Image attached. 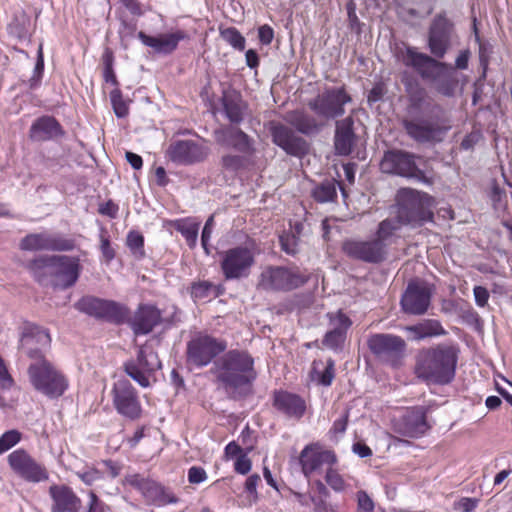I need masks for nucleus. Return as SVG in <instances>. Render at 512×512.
Here are the masks:
<instances>
[{
    "label": "nucleus",
    "mask_w": 512,
    "mask_h": 512,
    "mask_svg": "<svg viewBox=\"0 0 512 512\" xmlns=\"http://www.w3.org/2000/svg\"><path fill=\"white\" fill-rule=\"evenodd\" d=\"M99 213L106 215L110 218H116L118 213V206L111 200L107 201L99 207Z\"/></svg>",
    "instance_id": "obj_64"
},
{
    "label": "nucleus",
    "mask_w": 512,
    "mask_h": 512,
    "mask_svg": "<svg viewBox=\"0 0 512 512\" xmlns=\"http://www.w3.org/2000/svg\"><path fill=\"white\" fill-rule=\"evenodd\" d=\"M274 407L289 418L300 419L306 411L305 400L297 394L287 391L274 393Z\"/></svg>",
    "instance_id": "obj_32"
},
{
    "label": "nucleus",
    "mask_w": 512,
    "mask_h": 512,
    "mask_svg": "<svg viewBox=\"0 0 512 512\" xmlns=\"http://www.w3.org/2000/svg\"><path fill=\"white\" fill-rule=\"evenodd\" d=\"M19 247L24 251L66 252L75 248V241L58 233L44 231L26 235L21 239Z\"/></svg>",
    "instance_id": "obj_15"
},
{
    "label": "nucleus",
    "mask_w": 512,
    "mask_h": 512,
    "mask_svg": "<svg viewBox=\"0 0 512 512\" xmlns=\"http://www.w3.org/2000/svg\"><path fill=\"white\" fill-rule=\"evenodd\" d=\"M479 500L476 498L463 497L455 502L454 508L462 512H472L478 505Z\"/></svg>",
    "instance_id": "obj_57"
},
{
    "label": "nucleus",
    "mask_w": 512,
    "mask_h": 512,
    "mask_svg": "<svg viewBox=\"0 0 512 512\" xmlns=\"http://www.w3.org/2000/svg\"><path fill=\"white\" fill-rule=\"evenodd\" d=\"M53 260L52 287L63 290L72 287L81 273L80 259L76 256L54 255Z\"/></svg>",
    "instance_id": "obj_24"
},
{
    "label": "nucleus",
    "mask_w": 512,
    "mask_h": 512,
    "mask_svg": "<svg viewBox=\"0 0 512 512\" xmlns=\"http://www.w3.org/2000/svg\"><path fill=\"white\" fill-rule=\"evenodd\" d=\"M453 70L454 68L451 65L442 62V67L429 80L435 84L436 90L444 96H452L457 85Z\"/></svg>",
    "instance_id": "obj_37"
},
{
    "label": "nucleus",
    "mask_w": 512,
    "mask_h": 512,
    "mask_svg": "<svg viewBox=\"0 0 512 512\" xmlns=\"http://www.w3.org/2000/svg\"><path fill=\"white\" fill-rule=\"evenodd\" d=\"M459 349L440 343L421 349L415 358L414 373L427 385H448L455 379Z\"/></svg>",
    "instance_id": "obj_2"
},
{
    "label": "nucleus",
    "mask_w": 512,
    "mask_h": 512,
    "mask_svg": "<svg viewBox=\"0 0 512 512\" xmlns=\"http://www.w3.org/2000/svg\"><path fill=\"white\" fill-rule=\"evenodd\" d=\"M285 120L294 127L299 133L304 135H313L321 131L324 124L319 122L316 117L303 110H294L288 112Z\"/></svg>",
    "instance_id": "obj_35"
},
{
    "label": "nucleus",
    "mask_w": 512,
    "mask_h": 512,
    "mask_svg": "<svg viewBox=\"0 0 512 512\" xmlns=\"http://www.w3.org/2000/svg\"><path fill=\"white\" fill-rule=\"evenodd\" d=\"M54 255H43L31 260L27 264L28 271L32 274L36 282L41 286H51L53 282Z\"/></svg>",
    "instance_id": "obj_34"
},
{
    "label": "nucleus",
    "mask_w": 512,
    "mask_h": 512,
    "mask_svg": "<svg viewBox=\"0 0 512 512\" xmlns=\"http://www.w3.org/2000/svg\"><path fill=\"white\" fill-rule=\"evenodd\" d=\"M380 169L383 173L407 178L417 177L421 173L415 163V156L403 150L386 151Z\"/></svg>",
    "instance_id": "obj_21"
},
{
    "label": "nucleus",
    "mask_w": 512,
    "mask_h": 512,
    "mask_svg": "<svg viewBox=\"0 0 512 512\" xmlns=\"http://www.w3.org/2000/svg\"><path fill=\"white\" fill-rule=\"evenodd\" d=\"M367 346L380 362L392 368L402 366L407 347L402 337L388 333L373 334L368 338Z\"/></svg>",
    "instance_id": "obj_8"
},
{
    "label": "nucleus",
    "mask_w": 512,
    "mask_h": 512,
    "mask_svg": "<svg viewBox=\"0 0 512 512\" xmlns=\"http://www.w3.org/2000/svg\"><path fill=\"white\" fill-rule=\"evenodd\" d=\"M214 228V216L211 215L205 222L204 228L201 234V245L207 255L210 254L209 242L212 236Z\"/></svg>",
    "instance_id": "obj_53"
},
{
    "label": "nucleus",
    "mask_w": 512,
    "mask_h": 512,
    "mask_svg": "<svg viewBox=\"0 0 512 512\" xmlns=\"http://www.w3.org/2000/svg\"><path fill=\"white\" fill-rule=\"evenodd\" d=\"M127 245L137 258L144 256V238L138 232H130L127 236Z\"/></svg>",
    "instance_id": "obj_48"
},
{
    "label": "nucleus",
    "mask_w": 512,
    "mask_h": 512,
    "mask_svg": "<svg viewBox=\"0 0 512 512\" xmlns=\"http://www.w3.org/2000/svg\"><path fill=\"white\" fill-rule=\"evenodd\" d=\"M49 493L53 499L52 512H78L81 507V500L66 485H52Z\"/></svg>",
    "instance_id": "obj_33"
},
{
    "label": "nucleus",
    "mask_w": 512,
    "mask_h": 512,
    "mask_svg": "<svg viewBox=\"0 0 512 512\" xmlns=\"http://www.w3.org/2000/svg\"><path fill=\"white\" fill-rule=\"evenodd\" d=\"M76 475L88 486L104 479V472L95 467H86L83 470L77 471Z\"/></svg>",
    "instance_id": "obj_47"
},
{
    "label": "nucleus",
    "mask_w": 512,
    "mask_h": 512,
    "mask_svg": "<svg viewBox=\"0 0 512 512\" xmlns=\"http://www.w3.org/2000/svg\"><path fill=\"white\" fill-rule=\"evenodd\" d=\"M209 152L208 147L193 140H177L169 145L167 156L178 165H193L203 162Z\"/></svg>",
    "instance_id": "obj_23"
},
{
    "label": "nucleus",
    "mask_w": 512,
    "mask_h": 512,
    "mask_svg": "<svg viewBox=\"0 0 512 512\" xmlns=\"http://www.w3.org/2000/svg\"><path fill=\"white\" fill-rule=\"evenodd\" d=\"M337 461L335 453L331 450H322L316 444L304 447L299 456L302 472L309 477L323 465L332 466Z\"/></svg>",
    "instance_id": "obj_25"
},
{
    "label": "nucleus",
    "mask_w": 512,
    "mask_h": 512,
    "mask_svg": "<svg viewBox=\"0 0 512 512\" xmlns=\"http://www.w3.org/2000/svg\"><path fill=\"white\" fill-rule=\"evenodd\" d=\"M334 378V361L329 359L324 371L321 373L319 382L324 386H330Z\"/></svg>",
    "instance_id": "obj_59"
},
{
    "label": "nucleus",
    "mask_w": 512,
    "mask_h": 512,
    "mask_svg": "<svg viewBox=\"0 0 512 512\" xmlns=\"http://www.w3.org/2000/svg\"><path fill=\"white\" fill-rule=\"evenodd\" d=\"M8 463L15 474L28 482L38 483L49 478L46 468L24 449H17L10 453Z\"/></svg>",
    "instance_id": "obj_20"
},
{
    "label": "nucleus",
    "mask_w": 512,
    "mask_h": 512,
    "mask_svg": "<svg viewBox=\"0 0 512 512\" xmlns=\"http://www.w3.org/2000/svg\"><path fill=\"white\" fill-rule=\"evenodd\" d=\"M215 142L225 149L238 153L254 155L255 140L235 125H223L213 131Z\"/></svg>",
    "instance_id": "obj_18"
},
{
    "label": "nucleus",
    "mask_w": 512,
    "mask_h": 512,
    "mask_svg": "<svg viewBox=\"0 0 512 512\" xmlns=\"http://www.w3.org/2000/svg\"><path fill=\"white\" fill-rule=\"evenodd\" d=\"M75 308L89 316L115 324L124 323L129 317V310L125 306L93 296L82 297L75 303Z\"/></svg>",
    "instance_id": "obj_11"
},
{
    "label": "nucleus",
    "mask_w": 512,
    "mask_h": 512,
    "mask_svg": "<svg viewBox=\"0 0 512 512\" xmlns=\"http://www.w3.org/2000/svg\"><path fill=\"white\" fill-rule=\"evenodd\" d=\"M220 36L234 49H237L239 51H243L245 49L246 40L235 27L221 29Z\"/></svg>",
    "instance_id": "obj_45"
},
{
    "label": "nucleus",
    "mask_w": 512,
    "mask_h": 512,
    "mask_svg": "<svg viewBox=\"0 0 512 512\" xmlns=\"http://www.w3.org/2000/svg\"><path fill=\"white\" fill-rule=\"evenodd\" d=\"M51 338L48 331L32 323H25L21 328L19 352L31 362L45 358L50 348Z\"/></svg>",
    "instance_id": "obj_12"
},
{
    "label": "nucleus",
    "mask_w": 512,
    "mask_h": 512,
    "mask_svg": "<svg viewBox=\"0 0 512 512\" xmlns=\"http://www.w3.org/2000/svg\"><path fill=\"white\" fill-rule=\"evenodd\" d=\"M404 224L400 221L398 215L394 218H386L381 221L376 231L375 239L380 242L387 250V241L398 231Z\"/></svg>",
    "instance_id": "obj_40"
},
{
    "label": "nucleus",
    "mask_w": 512,
    "mask_h": 512,
    "mask_svg": "<svg viewBox=\"0 0 512 512\" xmlns=\"http://www.w3.org/2000/svg\"><path fill=\"white\" fill-rule=\"evenodd\" d=\"M138 38L141 42L148 47H151L154 52L159 54H170L178 47L180 41L188 38L186 32L177 30L173 33L160 34L158 36H149L143 31L138 33Z\"/></svg>",
    "instance_id": "obj_27"
},
{
    "label": "nucleus",
    "mask_w": 512,
    "mask_h": 512,
    "mask_svg": "<svg viewBox=\"0 0 512 512\" xmlns=\"http://www.w3.org/2000/svg\"><path fill=\"white\" fill-rule=\"evenodd\" d=\"M261 478L258 474H252L246 479L245 482V490L249 494L253 495L254 498H257V486L260 483Z\"/></svg>",
    "instance_id": "obj_62"
},
{
    "label": "nucleus",
    "mask_w": 512,
    "mask_h": 512,
    "mask_svg": "<svg viewBox=\"0 0 512 512\" xmlns=\"http://www.w3.org/2000/svg\"><path fill=\"white\" fill-rule=\"evenodd\" d=\"M219 265L225 280L245 279L255 265V251L252 245H237L219 253Z\"/></svg>",
    "instance_id": "obj_7"
},
{
    "label": "nucleus",
    "mask_w": 512,
    "mask_h": 512,
    "mask_svg": "<svg viewBox=\"0 0 512 512\" xmlns=\"http://www.w3.org/2000/svg\"><path fill=\"white\" fill-rule=\"evenodd\" d=\"M429 429L425 410L422 407L408 411L398 424V433L410 438H418Z\"/></svg>",
    "instance_id": "obj_29"
},
{
    "label": "nucleus",
    "mask_w": 512,
    "mask_h": 512,
    "mask_svg": "<svg viewBox=\"0 0 512 512\" xmlns=\"http://www.w3.org/2000/svg\"><path fill=\"white\" fill-rule=\"evenodd\" d=\"M29 135L33 141L44 142L62 137L64 130L54 117L42 116L32 123Z\"/></svg>",
    "instance_id": "obj_31"
},
{
    "label": "nucleus",
    "mask_w": 512,
    "mask_h": 512,
    "mask_svg": "<svg viewBox=\"0 0 512 512\" xmlns=\"http://www.w3.org/2000/svg\"><path fill=\"white\" fill-rule=\"evenodd\" d=\"M272 141L288 155L302 158L309 152V143L289 126L271 122L269 128Z\"/></svg>",
    "instance_id": "obj_17"
},
{
    "label": "nucleus",
    "mask_w": 512,
    "mask_h": 512,
    "mask_svg": "<svg viewBox=\"0 0 512 512\" xmlns=\"http://www.w3.org/2000/svg\"><path fill=\"white\" fill-rule=\"evenodd\" d=\"M210 372L232 399L247 395L257 378L254 358L243 349L226 351L213 362Z\"/></svg>",
    "instance_id": "obj_1"
},
{
    "label": "nucleus",
    "mask_w": 512,
    "mask_h": 512,
    "mask_svg": "<svg viewBox=\"0 0 512 512\" xmlns=\"http://www.w3.org/2000/svg\"><path fill=\"white\" fill-rule=\"evenodd\" d=\"M223 107L226 114V117L229 119L231 123L239 124L243 120V111L241 100L236 96H227L223 97Z\"/></svg>",
    "instance_id": "obj_42"
},
{
    "label": "nucleus",
    "mask_w": 512,
    "mask_h": 512,
    "mask_svg": "<svg viewBox=\"0 0 512 512\" xmlns=\"http://www.w3.org/2000/svg\"><path fill=\"white\" fill-rule=\"evenodd\" d=\"M480 136L481 135H480L479 132H474V131L469 133V134H467L463 138V140H462V142L460 144L461 148L464 149V150L472 149L476 145V143L479 141Z\"/></svg>",
    "instance_id": "obj_63"
},
{
    "label": "nucleus",
    "mask_w": 512,
    "mask_h": 512,
    "mask_svg": "<svg viewBox=\"0 0 512 512\" xmlns=\"http://www.w3.org/2000/svg\"><path fill=\"white\" fill-rule=\"evenodd\" d=\"M453 34V23L444 14L436 15L428 31V48L435 58L445 56L451 47Z\"/></svg>",
    "instance_id": "obj_16"
},
{
    "label": "nucleus",
    "mask_w": 512,
    "mask_h": 512,
    "mask_svg": "<svg viewBox=\"0 0 512 512\" xmlns=\"http://www.w3.org/2000/svg\"><path fill=\"white\" fill-rule=\"evenodd\" d=\"M149 479L144 478L140 474H130L125 476L123 483L130 485L131 487L137 489L141 494L144 493L145 488L147 487Z\"/></svg>",
    "instance_id": "obj_54"
},
{
    "label": "nucleus",
    "mask_w": 512,
    "mask_h": 512,
    "mask_svg": "<svg viewBox=\"0 0 512 512\" xmlns=\"http://www.w3.org/2000/svg\"><path fill=\"white\" fill-rule=\"evenodd\" d=\"M311 195L318 203L332 202L337 198L336 183L334 181L326 180L316 185L313 188Z\"/></svg>",
    "instance_id": "obj_41"
},
{
    "label": "nucleus",
    "mask_w": 512,
    "mask_h": 512,
    "mask_svg": "<svg viewBox=\"0 0 512 512\" xmlns=\"http://www.w3.org/2000/svg\"><path fill=\"white\" fill-rule=\"evenodd\" d=\"M21 439V434L17 430H9L0 437V454L6 452Z\"/></svg>",
    "instance_id": "obj_51"
},
{
    "label": "nucleus",
    "mask_w": 512,
    "mask_h": 512,
    "mask_svg": "<svg viewBox=\"0 0 512 512\" xmlns=\"http://www.w3.org/2000/svg\"><path fill=\"white\" fill-rule=\"evenodd\" d=\"M226 349L225 340L198 332L187 342L186 363L191 367L204 368L214 362Z\"/></svg>",
    "instance_id": "obj_6"
},
{
    "label": "nucleus",
    "mask_w": 512,
    "mask_h": 512,
    "mask_svg": "<svg viewBox=\"0 0 512 512\" xmlns=\"http://www.w3.org/2000/svg\"><path fill=\"white\" fill-rule=\"evenodd\" d=\"M126 374L141 387L150 385L149 376L161 368V362L156 352L145 347L139 348L135 359L128 360L123 365Z\"/></svg>",
    "instance_id": "obj_14"
},
{
    "label": "nucleus",
    "mask_w": 512,
    "mask_h": 512,
    "mask_svg": "<svg viewBox=\"0 0 512 512\" xmlns=\"http://www.w3.org/2000/svg\"><path fill=\"white\" fill-rule=\"evenodd\" d=\"M432 287L424 281H412L401 297V307L406 314L423 315L427 312L432 298Z\"/></svg>",
    "instance_id": "obj_19"
},
{
    "label": "nucleus",
    "mask_w": 512,
    "mask_h": 512,
    "mask_svg": "<svg viewBox=\"0 0 512 512\" xmlns=\"http://www.w3.org/2000/svg\"><path fill=\"white\" fill-rule=\"evenodd\" d=\"M357 503L362 512H372L374 509V502L365 491L357 492Z\"/></svg>",
    "instance_id": "obj_56"
},
{
    "label": "nucleus",
    "mask_w": 512,
    "mask_h": 512,
    "mask_svg": "<svg viewBox=\"0 0 512 512\" xmlns=\"http://www.w3.org/2000/svg\"><path fill=\"white\" fill-rule=\"evenodd\" d=\"M342 250L348 257L366 263H381L387 256V250L375 238L366 241L345 240L342 244Z\"/></svg>",
    "instance_id": "obj_22"
},
{
    "label": "nucleus",
    "mask_w": 512,
    "mask_h": 512,
    "mask_svg": "<svg viewBox=\"0 0 512 512\" xmlns=\"http://www.w3.org/2000/svg\"><path fill=\"white\" fill-rule=\"evenodd\" d=\"M27 373L34 389L50 398L60 397L68 387L65 376L46 357L30 362Z\"/></svg>",
    "instance_id": "obj_5"
},
{
    "label": "nucleus",
    "mask_w": 512,
    "mask_h": 512,
    "mask_svg": "<svg viewBox=\"0 0 512 512\" xmlns=\"http://www.w3.org/2000/svg\"><path fill=\"white\" fill-rule=\"evenodd\" d=\"M142 495L148 504L156 506H165L178 502V498L169 488H166L153 480H150Z\"/></svg>",
    "instance_id": "obj_36"
},
{
    "label": "nucleus",
    "mask_w": 512,
    "mask_h": 512,
    "mask_svg": "<svg viewBox=\"0 0 512 512\" xmlns=\"http://www.w3.org/2000/svg\"><path fill=\"white\" fill-rule=\"evenodd\" d=\"M161 311L153 305H140L130 322L136 335L150 333L161 322Z\"/></svg>",
    "instance_id": "obj_30"
},
{
    "label": "nucleus",
    "mask_w": 512,
    "mask_h": 512,
    "mask_svg": "<svg viewBox=\"0 0 512 512\" xmlns=\"http://www.w3.org/2000/svg\"><path fill=\"white\" fill-rule=\"evenodd\" d=\"M258 38L263 45L271 44L274 38V30L271 26L264 24L258 28Z\"/></svg>",
    "instance_id": "obj_60"
},
{
    "label": "nucleus",
    "mask_w": 512,
    "mask_h": 512,
    "mask_svg": "<svg viewBox=\"0 0 512 512\" xmlns=\"http://www.w3.org/2000/svg\"><path fill=\"white\" fill-rule=\"evenodd\" d=\"M426 108L429 119H405L403 127L407 135L418 143L441 142L452 128L451 115L438 103H428Z\"/></svg>",
    "instance_id": "obj_3"
},
{
    "label": "nucleus",
    "mask_w": 512,
    "mask_h": 512,
    "mask_svg": "<svg viewBox=\"0 0 512 512\" xmlns=\"http://www.w3.org/2000/svg\"><path fill=\"white\" fill-rule=\"evenodd\" d=\"M345 340L346 337L342 333H336L329 329L322 340V344L328 349L338 350L343 346Z\"/></svg>",
    "instance_id": "obj_49"
},
{
    "label": "nucleus",
    "mask_w": 512,
    "mask_h": 512,
    "mask_svg": "<svg viewBox=\"0 0 512 512\" xmlns=\"http://www.w3.org/2000/svg\"><path fill=\"white\" fill-rule=\"evenodd\" d=\"M216 287L209 281H200L193 283L191 287V296L195 299L207 298Z\"/></svg>",
    "instance_id": "obj_50"
},
{
    "label": "nucleus",
    "mask_w": 512,
    "mask_h": 512,
    "mask_svg": "<svg viewBox=\"0 0 512 512\" xmlns=\"http://www.w3.org/2000/svg\"><path fill=\"white\" fill-rule=\"evenodd\" d=\"M110 99L115 115L118 118L126 117L129 113V108L127 103L123 99L122 93L119 88H115L113 91H111Z\"/></svg>",
    "instance_id": "obj_46"
},
{
    "label": "nucleus",
    "mask_w": 512,
    "mask_h": 512,
    "mask_svg": "<svg viewBox=\"0 0 512 512\" xmlns=\"http://www.w3.org/2000/svg\"><path fill=\"white\" fill-rule=\"evenodd\" d=\"M308 277L283 266H267L259 277L257 288L263 291H291L301 287Z\"/></svg>",
    "instance_id": "obj_10"
},
{
    "label": "nucleus",
    "mask_w": 512,
    "mask_h": 512,
    "mask_svg": "<svg viewBox=\"0 0 512 512\" xmlns=\"http://www.w3.org/2000/svg\"><path fill=\"white\" fill-rule=\"evenodd\" d=\"M351 101L352 98L344 87H330L310 99L307 106L319 118L328 121L343 116L345 104Z\"/></svg>",
    "instance_id": "obj_9"
},
{
    "label": "nucleus",
    "mask_w": 512,
    "mask_h": 512,
    "mask_svg": "<svg viewBox=\"0 0 512 512\" xmlns=\"http://www.w3.org/2000/svg\"><path fill=\"white\" fill-rule=\"evenodd\" d=\"M325 480L327 484L335 491L340 492L344 490L345 483L342 476L329 466L326 471Z\"/></svg>",
    "instance_id": "obj_52"
},
{
    "label": "nucleus",
    "mask_w": 512,
    "mask_h": 512,
    "mask_svg": "<svg viewBox=\"0 0 512 512\" xmlns=\"http://www.w3.org/2000/svg\"><path fill=\"white\" fill-rule=\"evenodd\" d=\"M438 58L431 57L425 53L418 52L414 47H406L402 55V62L405 66L413 68L422 79L431 80L436 71L442 67Z\"/></svg>",
    "instance_id": "obj_26"
},
{
    "label": "nucleus",
    "mask_w": 512,
    "mask_h": 512,
    "mask_svg": "<svg viewBox=\"0 0 512 512\" xmlns=\"http://www.w3.org/2000/svg\"><path fill=\"white\" fill-rule=\"evenodd\" d=\"M251 460L247 457L246 454H241L237 457L234 469L237 473L245 475L251 470Z\"/></svg>",
    "instance_id": "obj_58"
},
{
    "label": "nucleus",
    "mask_w": 512,
    "mask_h": 512,
    "mask_svg": "<svg viewBox=\"0 0 512 512\" xmlns=\"http://www.w3.org/2000/svg\"><path fill=\"white\" fill-rule=\"evenodd\" d=\"M253 155L244 153H225L221 156L219 165L223 173H228L232 176L236 175L239 171L247 169L251 165L250 158Z\"/></svg>",
    "instance_id": "obj_38"
},
{
    "label": "nucleus",
    "mask_w": 512,
    "mask_h": 512,
    "mask_svg": "<svg viewBox=\"0 0 512 512\" xmlns=\"http://www.w3.org/2000/svg\"><path fill=\"white\" fill-rule=\"evenodd\" d=\"M199 226V223L188 220H180L175 225L176 231L181 233L185 238L187 245L191 249L196 247Z\"/></svg>",
    "instance_id": "obj_43"
},
{
    "label": "nucleus",
    "mask_w": 512,
    "mask_h": 512,
    "mask_svg": "<svg viewBox=\"0 0 512 512\" xmlns=\"http://www.w3.org/2000/svg\"><path fill=\"white\" fill-rule=\"evenodd\" d=\"M327 317L329 319V329L336 333H342L346 337L347 331L352 325L351 319L341 310L330 312L327 314Z\"/></svg>",
    "instance_id": "obj_44"
},
{
    "label": "nucleus",
    "mask_w": 512,
    "mask_h": 512,
    "mask_svg": "<svg viewBox=\"0 0 512 512\" xmlns=\"http://www.w3.org/2000/svg\"><path fill=\"white\" fill-rule=\"evenodd\" d=\"M407 330L414 334V340H421L428 337L446 334V331L437 320H426L418 325L408 327Z\"/></svg>",
    "instance_id": "obj_39"
},
{
    "label": "nucleus",
    "mask_w": 512,
    "mask_h": 512,
    "mask_svg": "<svg viewBox=\"0 0 512 512\" xmlns=\"http://www.w3.org/2000/svg\"><path fill=\"white\" fill-rule=\"evenodd\" d=\"M207 479L206 471L199 466H192L188 470V481L191 484H200Z\"/></svg>",
    "instance_id": "obj_55"
},
{
    "label": "nucleus",
    "mask_w": 512,
    "mask_h": 512,
    "mask_svg": "<svg viewBox=\"0 0 512 512\" xmlns=\"http://www.w3.org/2000/svg\"><path fill=\"white\" fill-rule=\"evenodd\" d=\"M397 215L403 224L420 227L433 221L434 200L426 193L402 188L396 195Z\"/></svg>",
    "instance_id": "obj_4"
},
{
    "label": "nucleus",
    "mask_w": 512,
    "mask_h": 512,
    "mask_svg": "<svg viewBox=\"0 0 512 512\" xmlns=\"http://www.w3.org/2000/svg\"><path fill=\"white\" fill-rule=\"evenodd\" d=\"M111 394L113 406L118 414L132 421L141 417L142 406L137 390L127 379L116 381Z\"/></svg>",
    "instance_id": "obj_13"
},
{
    "label": "nucleus",
    "mask_w": 512,
    "mask_h": 512,
    "mask_svg": "<svg viewBox=\"0 0 512 512\" xmlns=\"http://www.w3.org/2000/svg\"><path fill=\"white\" fill-rule=\"evenodd\" d=\"M475 302L479 307H484L488 303L489 292L483 286H475L473 289Z\"/></svg>",
    "instance_id": "obj_61"
},
{
    "label": "nucleus",
    "mask_w": 512,
    "mask_h": 512,
    "mask_svg": "<svg viewBox=\"0 0 512 512\" xmlns=\"http://www.w3.org/2000/svg\"><path fill=\"white\" fill-rule=\"evenodd\" d=\"M356 143L354 120L351 116L336 121L334 148L335 153L341 156L349 155Z\"/></svg>",
    "instance_id": "obj_28"
}]
</instances>
